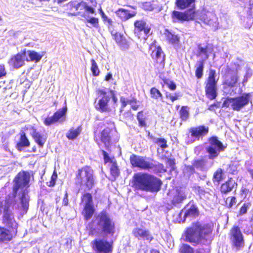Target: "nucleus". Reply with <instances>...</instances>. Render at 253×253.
<instances>
[{
	"label": "nucleus",
	"instance_id": "obj_52",
	"mask_svg": "<svg viewBox=\"0 0 253 253\" xmlns=\"http://www.w3.org/2000/svg\"><path fill=\"white\" fill-rule=\"evenodd\" d=\"M237 170V166L236 165L233 164L228 165V168L227 169L226 171L233 174H235Z\"/></svg>",
	"mask_w": 253,
	"mask_h": 253
},
{
	"label": "nucleus",
	"instance_id": "obj_61",
	"mask_svg": "<svg viewBox=\"0 0 253 253\" xmlns=\"http://www.w3.org/2000/svg\"><path fill=\"white\" fill-rule=\"evenodd\" d=\"M112 79V74L111 73H108L105 77V80L106 81H109Z\"/></svg>",
	"mask_w": 253,
	"mask_h": 253
},
{
	"label": "nucleus",
	"instance_id": "obj_22",
	"mask_svg": "<svg viewBox=\"0 0 253 253\" xmlns=\"http://www.w3.org/2000/svg\"><path fill=\"white\" fill-rule=\"evenodd\" d=\"M200 20L215 29L218 26V18L213 11H203L200 16Z\"/></svg>",
	"mask_w": 253,
	"mask_h": 253
},
{
	"label": "nucleus",
	"instance_id": "obj_16",
	"mask_svg": "<svg viewBox=\"0 0 253 253\" xmlns=\"http://www.w3.org/2000/svg\"><path fill=\"white\" fill-rule=\"evenodd\" d=\"M96 93L99 96H101V98L98 100L96 109L101 112H110L111 109L109 103L111 99V96L107 94L106 90L102 89H97Z\"/></svg>",
	"mask_w": 253,
	"mask_h": 253
},
{
	"label": "nucleus",
	"instance_id": "obj_55",
	"mask_svg": "<svg viewBox=\"0 0 253 253\" xmlns=\"http://www.w3.org/2000/svg\"><path fill=\"white\" fill-rule=\"evenodd\" d=\"M250 205L249 204H244L240 208V214H244L247 212L248 209L249 208Z\"/></svg>",
	"mask_w": 253,
	"mask_h": 253
},
{
	"label": "nucleus",
	"instance_id": "obj_50",
	"mask_svg": "<svg viewBox=\"0 0 253 253\" xmlns=\"http://www.w3.org/2000/svg\"><path fill=\"white\" fill-rule=\"evenodd\" d=\"M180 96L181 95L178 93H175L174 95H172L171 93L168 92H167L166 94V97L169 99L172 102L178 100Z\"/></svg>",
	"mask_w": 253,
	"mask_h": 253
},
{
	"label": "nucleus",
	"instance_id": "obj_24",
	"mask_svg": "<svg viewBox=\"0 0 253 253\" xmlns=\"http://www.w3.org/2000/svg\"><path fill=\"white\" fill-rule=\"evenodd\" d=\"M130 163L134 167L140 168L141 169H151L156 170L157 167L160 168L162 167L161 165L158 166L153 163H150L146 161L145 159H130Z\"/></svg>",
	"mask_w": 253,
	"mask_h": 253
},
{
	"label": "nucleus",
	"instance_id": "obj_11",
	"mask_svg": "<svg viewBox=\"0 0 253 253\" xmlns=\"http://www.w3.org/2000/svg\"><path fill=\"white\" fill-rule=\"evenodd\" d=\"M151 56L154 62L155 69L161 73L165 65V54L160 46H156L152 51Z\"/></svg>",
	"mask_w": 253,
	"mask_h": 253
},
{
	"label": "nucleus",
	"instance_id": "obj_62",
	"mask_svg": "<svg viewBox=\"0 0 253 253\" xmlns=\"http://www.w3.org/2000/svg\"><path fill=\"white\" fill-rule=\"evenodd\" d=\"M195 189L196 190H198V192H199V193L200 194H203L204 193V190L202 188H201L200 186H197L196 187H195Z\"/></svg>",
	"mask_w": 253,
	"mask_h": 253
},
{
	"label": "nucleus",
	"instance_id": "obj_20",
	"mask_svg": "<svg viewBox=\"0 0 253 253\" xmlns=\"http://www.w3.org/2000/svg\"><path fill=\"white\" fill-rule=\"evenodd\" d=\"M231 241L232 246L239 250L244 246L243 235L238 227H234L231 230Z\"/></svg>",
	"mask_w": 253,
	"mask_h": 253
},
{
	"label": "nucleus",
	"instance_id": "obj_51",
	"mask_svg": "<svg viewBox=\"0 0 253 253\" xmlns=\"http://www.w3.org/2000/svg\"><path fill=\"white\" fill-rule=\"evenodd\" d=\"M232 97H227L222 104V108H229L231 107L232 109Z\"/></svg>",
	"mask_w": 253,
	"mask_h": 253
},
{
	"label": "nucleus",
	"instance_id": "obj_19",
	"mask_svg": "<svg viewBox=\"0 0 253 253\" xmlns=\"http://www.w3.org/2000/svg\"><path fill=\"white\" fill-rule=\"evenodd\" d=\"M26 48L12 55L8 61V65L15 69H19L25 65Z\"/></svg>",
	"mask_w": 253,
	"mask_h": 253
},
{
	"label": "nucleus",
	"instance_id": "obj_39",
	"mask_svg": "<svg viewBox=\"0 0 253 253\" xmlns=\"http://www.w3.org/2000/svg\"><path fill=\"white\" fill-rule=\"evenodd\" d=\"M81 131V127L80 126L77 128L72 127L66 133V136L69 140H73L80 134Z\"/></svg>",
	"mask_w": 253,
	"mask_h": 253
},
{
	"label": "nucleus",
	"instance_id": "obj_18",
	"mask_svg": "<svg viewBox=\"0 0 253 253\" xmlns=\"http://www.w3.org/2000/svg\"><path fill=\"white\" fill-rule=\"evenodd\" d=\"M251 93H244L241 95L232 97V110L240 111L247 105L250 101Z\"/></svg>",
	"mask_w": 253,
	"mask_h": 253
},
{
	"label": "nucleus",
	"instance_id": "obj_58",
	"mask_svg": "<svg viewBox=\"0 0 253 253\" xmlns=\"http://www.w3.org/2000/svg\"><path fill=\"white\" fill-rule=\"evenodd\" d=\"M169 89H170L171 90H174L176 89V86L175 84L172 82L170 81L169 83L167 85Z\"/></svg>",
	"mask_w": 253,
	"mask_h": 253
},
{
	"label": "nucleus",
	"instance_id": "obj_28",
	"mask_svg": "<svg viewBox=\"0 0 253 253\" xmlns=\"http://www.w3.org/2000/svg\"><path fill=\"white\" fill-rule=\"evenodd\" d=\"M105 164H108L110 167L111 181H115L120 174V170L118 168L115 159H104Z\"/></svg>",
	"mask_w": 253,
	"mask_h": 253
},
{
	"label": "nucleus",
	"instance_id": "obj_9",
	"mask_svg": "<svg viewBox=\"0 0 253 253\" xmlns=\"http://www.w3.org/2000/svg\"><path fill=\"white\" fill-rule=\"evenodd\" d=\"M133 25L134 34L141 40L146 41L152 34L151 26L144 20H135Z\"/></svg>",
	"mask_w": 253,
	"mask_h": 253
},
{
	"label": "nucleus",
	"instance_id": "obj_15",
	"mask_svg": "<svg viewBox=\"0 0 253 253\" xmlns=\"http://www.w3.org/2000/svg\"><path fill=\"white\" fill-rule=\"evenodd\" d=\"M210 145L206 148V151L211 157L215 158L218 156L219 152L224 149L222 143L218 139L216 136L209 138Z\"/></svg>",
	"mask_w": 253,
	"mask_h": 253
},
{
	"label": "nucleus",
	"instance_id": "obj_29",
	"mask_svg": "<svg viewBox=\"0 0 253 253\" xmlns=\"http://www.w3.org/2000/svg\"><path fill=\"white\" fill-rule=\"evenodd\" d=\"M45 53V51L38 53L35 50H27L26 49V55L27 54L29 56V58L26 57V61L38 63L42 59Z\"/></svg>",
	"mask_w": 253,
	"mask_h": 253
},
{
	"label": "nucleus",
	"instance_id": "obj_44",
	"mask_svg": "<svg viewBox=\"0 0 253 253\" xmlns=\"http://www.w3.org/2000/svg\"><path fill=\"white\" fill-rule=\"evenodd\" d=\"M91 66L90 68L91 71L92 73L93 76L96 77L99 76L100 74V70L99 69L98 66L95 61V60L93 59L91 60Z\"/></svg>",
	"mask_w": 253,
	"mask_h": 253
},
{
	"label": "nucleus",
	"instance_id": "obj_17",
	"mask_svg": "<svg viewBox=\"0 0 253 253\" xmlns=\"http://www.w3.org/2000/svg\"><path fill=\"white\" fill-rule=\"evenodd\" d=\"M67 111V107L66 106L58 109L51 116L46 117L43 120V124L46 126H49L57 122L64 121Z\"/></svg>",
	"mask_w": 253,
	"mask_h": 253
},
{
	"label": "nucleus",
	"instance_id": "obj_42",
	"mask_svg": "<svg viewBox=\"0 0 253 253\" xmlns=\"http://www.w3.org/2000/svg\"><path fill=\"white\" fill-rule=\"evenodd\" d=\"M179 114L182 121H186L189 116V107L187 106H182L179 110Z\"/></svg>",
	"mask_w": 253,
	"mask_h": 253
},
{
	"label": "nucleus",
	"instance_id": "obj_2",
	"mask_svg": "<svg viewBox=\"0 0 253 253\" xmlns=\"http://www.w3.org/2000/svg\"><path fill=\"white\" fill-rule=\"evenodd\" d=\"M132 183L135 190L156 193L161 190L162 181L153 175L139 172L133 175Z\"/></svg>",
	"mask_w": 253,
	"mask_h": 253
},
{
	"label": "nucleus",
	"instance_id": "obj_59",
	"mask_svg": "<svg viewBox=\"0 0 253 253\" xmlns=\"http://www.w3.org/2000/svg\"><path fill=\"white\" fill-rule=\"evenodd\" d=\"M62 203L64 206H67L68 204V193L66 192L64 198L62 201Z\"/></svg>",
	"mask_w": 253,
	"mask_h": 253
},
{
	"label": "nucleus",
	"instance_id": "obj_30",
	"mask_svg": "<svg viewBox=\"0 0 253 253\" xmlns=\"http://www.w3.org/2000/svg\"><path fill=\"white\" fill-rule=\"evenodd\" d=\"M179 252V253H209L208 249L200 248L195 250L186 244H182L180 246Z\"/></svg>",
	"mask_w": 253,
	"mask_h": 253
},
{
	"label": "nucleus",
	"instance_id": "obj_5",
	"mask_svg": "<svg viewBox=\"0 0 253 253\" xmlns=\"http://www.w3.org/2000/svg\"><path fill=\"white\" fill-rule=\"evenodd\" d=\"M96 229L104 238L112 236L115 233V224L106 211H102L94 221Z\"/></svg>",
	"mask_w": 253,
	"mask_h": 253
},
{
	"label": "nucleus",
	"instance_id": "obj_54",
	"mask_svg": "<svg viewBox=\"0 0 253 253\" xmlns=\"http://www.w3.org/2000/svg\"><path fill=\"white\" fill-rule=\"evenodd\" d=\"M236 198L234 197H232L231 198L228 197L226 200V203L229 208H231L233 205L236 204Z\"/></svg>",
	"mask_w": 253,
	"mask_h": 253
},
{
	"label": "nucleus",
	"instance_id": "obj_25",
	"mask_svg": "<svg viewBox=\"0 0 253 253\" xmlns=\"http://www.w3.org/2000/svg\"><path fill=\"white\" fill-rule=\"evenodd\" d=\"M31 129L33 130L31 135L35 142L40 148H42L47 140L46 134L37 131V129L34 126H32Z\"/></svg>",
	"mask_w": 253,
	"mask_h": 253
},
{
	"label": "nucleus",
	"instance_id": "obj_41",
	"mask_svg": "<svg viewBox=\"0 0 253 253\" xmlns=\"http://www.w3.org/2000/svg\"><path fill=\"white\" fill-rule=\"evenodd\" d=\"M166 36L167 40L171 43H178L179 42V38L177 35H175L169 32V30H166Z\"/></svg>",
	"mask_w": 253,
	"mask_h": 253
},
{
	"label": "nucleus",
	"instance_id": "obj_45",
	"mask_svg": "<svg viewBox=\"0 0 253 253\" xmlns=\"http://www.w3.org/2000/svg\"><path fill=\"white\" fill-rule=\"evenodd\" d=\"M150 93L151 97L155 99H158L160 98H162V94L157 88L153 87L150 89Z\"/></svg>",
	"mask_w": 253,
	"mask_h": 253
},
{
	"label": "nucleus",
	"instance_id": "obj_47",
	"mask_svg": "<svg viewBox=\"0 0 253 253\" xmlns=\"http://www.w3.org/2000/svg\"><path fill=\"white\" fill-rule=\"evenodd\" d=\"M154 143L158 145L162 149H165L168 147L167 141L164 138H158L155 139Z\"/></svg>",
	"mask_w": 253,
	"mask_h": 253
},
{
	"label": "nucleus",
	"instance_id": "obj_36",
	"mask_svg": "<svg viewBox=\"0 0 253 253\" xmlns=\"http://www.w3.org/2000/svg\"><path fill=\"white\" fill-rule=\"evenodd\" d=\"M213 50V47L211 44H207L205 47H202L199 45L197 56H200L202 55H204L206 59H208L209 57L208 52L211 53Z\"/></svg>",
	"mask_w": 253,
	"mask_h": 253
},
{
	"label": "nucleus",
	"instance_id": "obj_33",
	"mask_svg": "<svg viewBox=\"0 0 253 253\" xmlns=\"http://www.w3.org/2000/svg\"><path fill=\"white\" fill-rule=\"evenodd\" d=\"M115 13L122 21H126L130 18L133 17L136 14L134 11L130 12L129 10L122 8H119Z\"/></svg>",
	"mask_w": 253,
	"mask_h": 253
},
{
	"label": "nucleus",
	"instance_id": "obj_63",
	"mask_svg": "<svg viewBox=\"0 0 253 253\" xmlns=\"http://www.w3.org/2000/svg\"><path fill=\"white\" fill-rule=\"evenodd\" d=\"M112 97V100L114 103V104H116L117 101H118V99L117 98V97L116 96L115 94H113L112 96L111 97V98Z\"/></svg>",
	"mask_w": 253,
	"mask_h": 253
},
{
	"label": "nucleus",
	"instance_id": "obj_27",
	"mask_svg": "<svg viewBox=\"0 0 253 253\" xmlns=\"http://www.w3.org/2000/svg\"><path fill=\"white\" fill-rule=\"evenodd\" d=\"M30 141L24 131H21L19 133V138L15 147L19 151H22L24 148L30 146Z\"/></svg>",
	"mask_w": 253,
	"mask_h": 253
},
{
	"label": "nucleus",
	"instance_id": "obj_56",
	"mask_svg": "<svg viewBox=\"0 0 253 253\" xmlns=\"http://www.w3.org/2000/svg\"><path fill=\"white\" fill-rule=\"evenodd\" d=\"M6 75V71L3 64H0V79L5 77Z\"/></svg>",
	"mask_w": 253,
	"mask_h": 253
},
{
	"label": "nucleus",
	"instance_id": "obj_31",
	"mask_svg": "<svg viewBox=\"0 0 253 253\" xmlns=\"http://www.w3.org/2000/svg\"><path fill=\"white\" fill-rule=\"evenodd\" d=\"M196 0H175V4L180 9H193L195 10Z\"/></svg>",
	"mask_w": 253,
	"mask_h": 253
},
{
	"label": "nucleus",
	"instance_id": "obj_34",
	"mask_svg": "<svg viewBox=\"0 0 253 253\" xmlns=\"http://www.w3.org/2000/svg\"><path fill=\"white\" fill-rule=\"evenodd\" d=\"M113 39L121 48L123 49H127L129 47V44L126 38L123 35L118 32L115 33L113 35Z\"/></svg>",
	"mask_w": 253,
	"mask_h": 253
},
{
	"label": "nucleus",
	"instance_id": "obj_38",
	"mask_svg": "<svg viewBox=\"0 0 253 253\" xmlns=\"http://www.w3.org/2000/svg\"><path fill=\"white\" fill-rule=\"evenodd\" d=\"M12 238V236L8 230L0 227V242L8 241Z\"/></svg>",
	"mask_w": 253,
	"mask_h": 253
},
{
	"label": "nucleus",
	"instance_id": "obj_48",
	"mask_svg": "<svg viewBox=\"0 0 253 253\" xmlns=\"http://www.w3.org/2000/svg\"><path fill=\"white\" fill-rule=\"evenodd\" d=\"M138 100L135 96L131 98L128 100V104L131 106L132 110L136 111L139 107V105L137 104Z\"/></svg>",
	"mask_w": 253,
	"mask_h": 253
},
{
	"label": "nucleus",
	"instance_id": "obj_46",
	"mask_svg": "<svg viewBox=\"0 0 253 253\" xmlns=\"http://www.w3.org/2000/svg\"><path fill=\"white\" fill-rule=\"evenodd\" d=\"M223 170L221 169H217L213 174V181L218 183L223 179Z\"/></svg>",
	"mask_w": 253,
	"mask_h": 253
},
{
	"label": "nucleus",
	"instance_id": "obj_43",
	"mask_svg": "<svg viewBox=\"0 0 253 253\" xmlns=\"http://www.w3.org/2000/svg\"><path fill=\"white\" fill-rule=\"evenodd\" d=\"M186 198V196L184 193L179 192L173 197L172 204L176 206L177 204L181 203Z\"/></svg>",
	"mask_w": 253,
	"mask_h": 253
},
{
	"label": "nucleus",
	"instance_id": "obj_4",
	"mask_svg": "<svg viewBox=\"0 0 253 253\" xmlns=\"http://www.w3.org/2000/svg\"><path fill=\"white\" fill-rule=\"evenodd\" d=\"M109 126H106L99 133H97L96 131H94V139L97 142L100 141L105 146L108 152L102 150L101 153L103 155V158H114L111 153V150L109 147L113 144L118 142L120 135L116 130L113 123H110Z\"/></svg>",
	"mask_w": 253,
	"mask_h": 253
},
{
	"label": "nucleus",
	"instance_id": "obj_32",
	"mask_svg": "<svg viewBox=\"0 0 253 253\" xmlns=\"http://www.w3.org/2000/svg\"><path fill=\"white\" fill-rule=\"evenodd\" d=\"M237 183L232 178H229L226 182L221 184L220 191L222 193L227 194L234 189H236Z\"/></svg>",
	"mask_w": 253,
	"mask_h": 253
},
{
	"label": "nucleus",
	"instance_id": "obj_53",
	"mask_svg": "<svg viewBox=\"0 0 253 253\" xmlns=\"http://www.w3.org/2000/svg\"><path fill=\"white\" fill-rule=\"evenodd\" d=\"M220 106V102L219 101H215L213 103L210 105L208 109L211 111H215V110L219 108Z\"/></svg>",
	"mask_w": 253,
	"mask_h": 253
},
{
	"label": "nucleus",
	"instance_id": "obj_35",
	"mask_svg": "<svg viewBox=\"0 0 253 253\" xmlns=\"http://www.w3.org/2000/svg\"><path fill=\"white\" fill-rule=\"evenodd\" d=\"M136 119L139 127L146 128L149 126L148 119L143 111L142 110L137 112Z\"/></svg>",
	"mask_w": 253,
	"mask_h": 253
},
{
	"label": "nucleus",
	"instance_id": "obj_14",
	"mask_svg": "<svg viewBox=\"0 0 253 253\" xmlns=\"http://www.w3.org/2000/svg\"><path fill=\"white\" fill-rule=\"evenodd\" d=\"M196 11L193 9H188L184 11L173 10L171 17L173 22L183 23L185 21L193 20L195 19Z\"/></svg>",
	"mask_w": 253,
	"mask_h": 253
},
{
	"label": "nucleus",
	"instance_id": "obj_40",
	"mask_svg": "<svg viewBox=\"0 0 253 253\" xmlns=\"http://www.w3.org/2000/svg\"><path fill=\"white\" fill-rule=\"evenodd\" d=\"M204 60H202L199 62L195 69V76L197 79H201L204 74Z\"/></svg>",
	"mask_w": 253,
	"mask_h": 253
},
{
	"label": "nucleus",
	"instance_id": "obj_12",
	"mask_svg": "<svg viewBox=\"0 0 253 253\" xmlns=\"http://www.w3.org/2000/svg\"><path fill=\"white\" fill-rule=\"evenodd\" d=\"M81 203L83 205V214L86 220L89 219L94 212L92 195L87 192H84L81 197Z\"/></svg>",
	"mask_w": 253,
	"mask_h": 253
},
{
	"label": "nucleus",
	"instance_id": "obj_8",
	"mask_svg": "<svg viewBox=\"0 0 253 253\" xmlns=\"http://www.w3.org/2000/svg\"><path fill=\"white\" fill-rule=\"evenodd\" d=\"M215 78V70L210 69L208 77L205 82V92L206 97L210 100H214L217 96V81Z\"/></svg>",
	"mask_w": 253,
	"mask_h": 253
},
{
	"label": "nucleus",
	"instance_id": "obj_21",
	"mask_svg": "<svg viewBox=\"0 0 253 253\" xmlns=\"http://www.w3.org/2000/svg\"><path fill=\"white\" fill-rule=\"evenodd\" d=\"M93 248L96 253H112L113 248L111 243L103 239H96L92 242Z\"/></svg>",
	"mask_w": 253,
	"mask_h": 253
},
{
	"label": "nucleus",
	"instance_id": "obj_13",
	"mask_svg": "<svg viewBox=\"0 0 253 253\" xmlns=\"http://www.w3.org/2000/svg\"><path fill=\"white\" fill-rule=\"evenodd\" d=\"M209 131V128L208 126L204 125H200L196 126L191 127L189 129V132L190 133L192 139H190L188 136L186 140L187 144H191L196 140H199L206 136Z\"/></svg>",
	"mask_w": 253,
	"mask_h": 253
},
{
	"label": "nucleus",
	"instance_id": "obj_49",
	"mask_svg": "<svg viewBox=\"0 0 253 253\" xmlns=\"http://www.w3.org/2000/svg\"><path fill=\"white\" fill-rule=\"evenodd\" d=\"M86 22L90 23L92 26L96 28H98L99 27V19L97 17H91L89 18L86 19Z\"/></svg>",
	"mask_w": 253,
	"mask_h": 253
},
{
	"label": "nucleus",
	"instance_id": "obj_26",
	"mask_svg": "<svg viewBox=\"0 0 253 253\" xmlns=\"http://www.w3.org/2000/svg\"><path fill=\"white\" fill-rule=\"evenodd\" d=\"M183 214L184 220L185 221L187 219L191 220L193 218L197 217L199 214L198 207L195 205H192L189 208H185L182 211L180 215Z\"/></svg>",
	"mask_w": 253,
	"mask_h": 253
},
{
	"label": "nucleus",
	"instance_id": "obj_10",
	"mask_svg": "<svg viewBox=\"0 0 253 253\" xmlns=\"http://www.w3.org/2000/svg\"><path fill=\"white\" fill-rule=\"evenodd\" d=\"M82 4H83L84 8L86 12L91 14L95 13V10L93 7L88 5L83 1L77 2L76 0H71L66 3L65 5V10L69 16H78L80 14L78 9Z\"/></svg>",
	"mask_w": 253,
	"mask_h": 253
},
{
	"label": "nucleus",
	"instance_id": "obj_3",
	"mask_svg": "<svg viewBox=\"0 0 253 253\" xmlns=\"http://www.w3.org/2000/svg\"><path fill=\"white\" fill-rule=\"evenodd\" d=\"M212 232L211 225L200 222L193 223L186 231L185 241L193 245L206 244Z\"/></svg>",
	"mask_w": 253,
	"mask_h": 253
},
{
	"label": "nucleus",
	"instance_id": "obj_57",
	"mask_svg": "<svg viewBox=\"0 0 253 253\" xmlns=\"http://www.w3.org/2000/svg\"><path fill=\"white\" fill-rule=\"evenodd\" d=\"M120 101L121 103V108H124L128 104V100L126 99L124 97H121Z\"/></svg>",
	"mask_w": 253,
	"mask_h": 253
},
{
	"label": "nucleus",
	"instance_id": "obj_37",
	"mask_svg": "<svg viewBox=\"0 0 253 253\" xmlns=\"http://www.w3.org/2000/svg\"><path fill=\"white\" fill-rule=\"evenodd\" d=\"M238 80V76L236 73L232 75L229 79H227L223 82L224 88L234 87Z\"/></svg>",
	"mask_w": 253,
	"mask_h": 253
},
{
	"label": "nucleus",
	"instance_id": "obj_6",
	"mask_svg": "<svg viewBox=\"0 0 253 253\" xmlns=\"http://www.w3.org/2000/svg\"><path fill=\"white\" fill-rule=\"evenodd\" d=\"M14 208L22 209L25 211L20 202L17 204L13 203L12 199H8L4 203L0 202V212H3L2 222L8 227L13 229L17 227V223L15 222L12 210Z\"/></svg>",
	"mask_w": 253,
	"mask_h": 253
},
{
	"label": "nucleus",
	"instance_id": "obj_64",
	"mask_svg": "<svg viewBox=\"0 0 253 253\" xmlns=\"http://www.w3.org/2000/svg\"><path fill=\"white\" fill-rule=\"evenodd\" d=\"M203 163V159H201L200 160H199V161H197L196 164V166L197 167L201 166V165Z\"/></svg>",
	"mask_w": 253,
	"mask_h": 253
},
{
	"label": "nucleus",
	"instance_id": "obj_7",
	"mask_svg": "<svg viewBox=\"0 0 253 253\" xmlns=\"http://www.w3.org/2000/svg\"><path fill=\"white\" fill-rule=\"evenodd\" d=\"M93 171L89 167H85L78 170L76 174V182L84 191L90 190L94 184Z\"/></svg>",
	"mask_w": 253,
	"mask_h": 253
},
{
	"label": "nucleus",
	"instance_id": "obj_1",
	"mask_svg": "<svg viewBox=\"0 0 253 253\" xmlns=\"http://www.w3.org/2000/svg\"><path fill=\"white\" fill-rule=\"evenodd\" d=\"M30 174L27 171H21L15 176L13 181V195L26 212L29 208V197L28 188L29 187Z\"/></svg>",
	"mask_w": 253,
	"mask_h": 253
},
{
	"label": "nucleus",
	"instance_id": "obj_23",
	"mask_svg": "<svg viewBox=\"0 0 253 253\" xmlns=\"http://www.w3.org/2000/svg\"><path fill=\"white\" fill-rule=\"evenodd\" d=\"M132 235L138 240L152 241L154 238L149 230L145 227H135L132 231Z\"/></svg>",
	"mask_w": 253,
	"mask_h": 253
},
{
	"label": "nucleus",
	"instance_id": "obj_60",
	"mask_svg": "<svg viewBox=\"0 0 253 253\" xmlns=\"http://www.w3.org/2000/svg\"><path fill=\"white\" fill-rule=\"evenodd\" d=\"M174 159H168V163L170 165V166L171 167V169H174Z\"/></svg>",
	"mask_w": 253,
	"mask_h": 253
}]
</instances>
